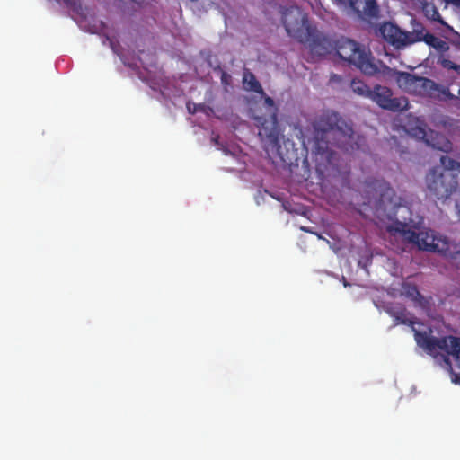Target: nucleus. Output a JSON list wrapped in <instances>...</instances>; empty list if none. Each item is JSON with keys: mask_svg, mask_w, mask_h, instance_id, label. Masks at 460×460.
Returning <instances> with one entry per match:
<instances>
[{"mask_svg": "<svg viewBox=\"0 0 460 460\" xmlns=\"http://www.w3.org/2000/svg\"><path fill=\"white\" fill-rule=\"evenodd\" d=\"M309 131L316 161L325 168L334 165L338 160L333 147L349 154L366 151L365 137L356 135L352 124L337 111L325 110L315 115L310 121Z\"/></svg>", "mask_w": 460, "mask_h": 460, "instance_id": "obj_1", "label": "nucleus"}, {"mask_svg": "<svg viewBox=\"0 0 460 460\" xmlns=\"http://www.w3.org/2000/svg\"><path fill=\"white\" fill-rule=\"evenodd\" d=\"M417 345L433 358L440 356L446 367L452 368L450 356L460 368V338L451 335L435 337L430 327L414 330Z\"/></svg>", "mask_w": 460, "mask_h": 460, "instance_id": "obj_2", "label": "nucleus"}, {"mask_svg": "<svg viewBox=\"0 0 460 460\" xmlns=\"http://www.w3.org/2000/svg\"><path fill=\"white\" fill-rule=\"evenodd\" d=\"M444 158L450 157L442 155L440 157L441 166L431 168L425 176L429 194L442 201L448 199L453 194L460 193L457 175L454 172V171H457V168H451L444 164Z\"/></svg>", "mask_w": 460, "mask_h": 460, "instance_id": "obj_3", "label": "nucleus"}, {"mask_svg": "<svg viewBox=\"0 0 460 460\" xmlns=\"http://www.w3.org/2000/svg\"><path fill=\"white\" fill-rule=\"evenodd\" d=\"M364 204L376 211H394L402 205V198L384 179L367 178L363 184Z\"/></svg>", "mask_w": 460, "mask_h": 460, "instance_id": "obj_4", "label": "nucleus"}, {"mask_svg": "<svg viewBox=\"0 0 460 460\" xmlns=\"http://www.w3.org/2000/svg\"><path fill=\"white\" fill-rule=\"evenodd\" d=\"M334 49L341 59L355 66L362 73L372 75L378 72L371 52L357 41L341 37L334 42Z\"/></svg>", "mask_w": 460, "mask_h": 460, "instance_id": "obj_5", "label": "nucleus"}, {"mask_svg": "<svg viewBox=\"0 0 460 460\" xmlns=\"http://www.w3.org/2000/svg\"><path fill=\"white\" fill-rule=\"evenodd\" d=\"M282 22L287 33L298 42L308 40L311 27L306 24L305 15L297 7L286 9L282 14Z\"/></svg>", "mask_w": 460, "mask_h": 460, "instance_id": "obj_6", "label": "nucleus"}, {"mask_svg": "<svg viewBox=\"0 0 460 460\" xmlns=\"http://www.w3.org/2000/svg\"><path fill=\"white\" fill-rule=\"evenodd\" d=\"M396 82L404 92L418 95H431L438 89V84L431 79L408 72H399Z\"/></svg>", "mask_w": 460, "mask_h": 460, "instance_id": "obj_7", "label": "nucleus"}, {"mask_svg": "<svg viewBox=\"0 0 460 460\" xmlns=\"http://www.w3.org/2000/svg\"><path fill=\"white\" fill-rule=\"evenodd\" d=\"M369 98L380 108L391 111H401L408 107V100L404 97H393L390 88L376 84L371 91Z\"/></svg>", "mask_w": 460, "mask_h": 460, "instance_id": "obj_8", "label": "nucleus"}, {"mask_svg": "<svg viewBox=\"0 0 460 460\" xmlns=\"http://www.w3.org/2000/svg\"><path fill=\"white\" fill-rule=\"evenodd\" d=\"M448 241L446 238L436 235L433 230L420 231L416 246L420 250L437 252L443 253L447 251Z\"/></svg>", "mask_w": 460, "mask_h": 460, "instance_id": "obj_9", "label": "nucleus"}, {"mask_svg": "<svg viewBox=\"0 0 460 460\" xmlns=\"http://www.w3.org/2000/svg\"><path fill=\"white\" fill-rule=\"evenodd\" d=\"M413 135L422 139L428 146L443 152H449L452 149V143L441 133L433 130L427 131L424 128H414Z\"/></svg>", "mask_w": 460, "mask_h": 460, "instance_id": "obj_10", "label": "nucleus"}, {"mask_svg": "<svg viewBox=\"0 0 460 460\" xmlns=\"http://www.w3.org/2000/svg\"><path fill=\"white\" fill-rule=\"evenodd\" d=\"M378 31L382 38L395 49H399L406 47L408 36L398 26L392 22H384L380 25Z\"/></svg>", "mask_w": 460, "mask_h": 460, "instance_id": "obj_11", "label": "nucleus"}, {"mask_svg": "<svg viewBox=\"0 0 460 460\" xmlns=\"http://www.w3.org/2000/svg\"><path fill=\"white\" fill-rule=\"evenodd\" d=\"M303 43L308 44L310 52L318 57L324 56L334 49V44L323 34L310 29V36L308 40Z\"/></svg>", "mask_w": 460, "mask_h": 460, "instance_id": "obj_12", "label": "nucleus"}, {"mask_svg": "<svg viewBox=\"0 0 460 460\" xmlns=\"http://www.w3.org/2000/svg\"><path fill=\"white\" fill-rule=\"evenodd\" d=\"M348 2L350 8L359 17L376 18L378 16L379 8L376 0H342Z\"/></svg>", "mask_w": 460, "mask_h": 460, "instance_id": "obj_13", "label": "nucleus"}, {"mask_svg": "<svg viewBox=\"0 0 460 460\" xmlns=\"http://www.w3.org/2000/svg\"><path fill=\"white\" fill-rule=\"evenodd\" d=\"M387 232L394 236L399 235L409 243L417 244L419 232L411 230L405 223L399 221L387 226Z\"/></svg>", "mask_w": 460, "mask_h": 460, "instance_id": "obj_14", "label": "nucleus"}, {"mask_svg": "<svg viewBox=\"0 0 460 460\" xmlns=\"http://www.w3.org/2000/svg\"><path fill=\"white\" fill-rule=\"evenodd\" d=\"M385 312L394 318L395 324H408L412 327V331L417 330L414 327L415 321L411 320L407 316L406 308L402 305H387L385 307Z\"/></svg>", "mask_w": 460, "mask_h": 460, "instance_id": "obj_15", "label": "nucleus"}, {"mask_svg": "<svg viewBox=\"0 0 460 460\" xmlns=\"http://www.w3.org/2000/svg\"><path fill=\"white\" fill-rule=\"evenodd\" d=\"M243 88L247 92H253L261 95H265L264 90L256 76L248 68H244L243 74Z\"/></svg>", "mask_w": 460, "mask_h": 460, "instance_id": "obj_16", "label": "nucleus"}, {"mask_svg": "<svg viewBox=\"0 0 460 460\" xmlns=\"http://www.w3.org/2000/svg\"><path fill=\"white\" fill-rule=\"evenodd\" d=\"M424 42L439 53L447 52L449 49V45L447 41L431 33L424 37Z\"/></svg>", "mask_w": 460, "mask_h": 460, "instance_id": "obj_17", "label": "nucleus"}, {"mask_svg": "<svg viewBox=\"0 0 460 460\" xmlns=\"http://www.w3.org/2000/svg\"><path fill=\"white\" fill-rule=\"evenodd\" d=\"M402 295L413 301H420L421 298L418 287L415 284L407 281H403L402 283Z\"/></svg>", "mask_w": 460, "mask_h": 460, "instance_id": "obj_18", "label": "nucleus"}, {"mask_svg": "<svg viewBox=\"0 0 460 460\" xmlns=\"http://www.w3.org/2000/svg\"><path fill=\"white\" fill-rule=\"evenodd\" d=\"M442 255L448 259L452 265L460 269V250H456L455 245L448 243L447 251Z\"/></svg>", "mask_w": 460, "mask_h": 460, "instance_id": "obj_19", "label": "nucleus"}, {"mask_svg": "<svg viewBox=\"0 0 460 460\" xmlns=\"http://www.w3.org/2000/svg\"><path fill=\"white\" fill-rule=\"evenodd\" d=\"M423 13L425 16L431 21L438 22L441 24H445L444 21L439 14L438 8L433 4L425 3L423 4Z\"/></svg>", "mask_w": 460, "mask_h": 460, "instance_id": "obj_20", "label": "nucleus"}, {"mask_svg": "<svg viewBox=\"0 0 460 460\" xmlns=\"http://www.w3.org/2000/svg\"><path fill=\"white\" fill-rule=\"evenodd\" d=\"M429 32L426 31L422 26L415 28L412 32H406L408 36L406 40V46L413 44L418 41H424V37L429 35Z\"/></svg>", "mask_w": 460, "mask_h": 460, "instance_id": "obj_21", "label": "nucleus"}, {"mask_svg": "<svg viewBox=\"0 0 460 460\" xmlns=\"http://www.w3.org/2000/svg\"><path fill=\"white\" fill-rule=\"evenodd\" d=\"M350 86L354 93L369 98L372 90L363 81L353 79Z\"/></svg>", "mask_w": 460, "mask_h": 460, "instance_id": "obj_22", "label": "nucleus"}, {"mask_svg": "<svg viewBox=\"0 0 460 460\" xmlns=\"http://www.w3.org/2000/svg\"><path fill=\"white\" fill-rule=\"evenodd\" d=\"M264 104L266 106L273 107L274 108V111H273L271 117H272V120L276 121L277 120V108L275 107L274 100L271 97H270V96H265L264 97Z\"/></svg>", "mask_w": 460, "mask_h": 460, "instance_id": "obj_23", "label": "nucleus"}, {"mask_svg": "<svg viewBox=\"0 0 460 460\" xmlns=\"http://www.w3.org/2000/svg\"><path fill=\"white\" fill-rule=\"evenodd\" d=\"M220 80L223 85L227 86L231 84L232 77L228 73H226L224 70H221Z\"/></svg>", "mask_w": 460, "mask_h": 460, "instance_id": "obj_24", "label": "nucleus"}, {"mask_svg": "<svg viewBox=\"0 0 460 460\" xmlns=\"http://www.w3.org/2000/svg\"><path fill=\"white\" fill-rule=\"evenodd\" d=\"M443 162L451 168H457V171L460 172V162L456 161L453 158H444Z\"/></svg>", "mask_w": 460, "mask_h": 460, "instance_id": "obj_25", "label": "nucleus"}, {"mask_svg": "<svg viewBox=\"0 0 460 460\" xmlns=\"http://www.w3.org/2000/svg\"><path fill=\"white\" fill-rule=\"evenodd\" d=\"M458 195H460V193ZM456 210L458 217V220L460 221V197H457L456 199Z\"/></svg>", "mask_w": 460, "mask_h": 460, "instance_id": "obj_26", "label": "nucleus"}, {"mask_svg": "<svg viewBox=\"0 0 460 460\" xmlns=\"http://www.w3.org/2000/svg\"><path fill=\"white\" fill-rule=\"evenodd\" d=\"M450 68L453 69L454 71H456L460 75V65L453 64L450 66Z\"/></svg>", "mask_w": 460, "mask_h": 460, "instance_id": "obj_27", "label": "nucleus"}, {"mask_svg": "<svg viewBox=\"0 0 460 460\" xmlns=\"http://www.w3.org/2000/svg\"><path fill=\"white\" fill-rule=\"evenodd\" d=\"M447 4H453L456 6H460V0H444Z\"/></svg>", "mask_w": 460, "mask_h": 460, "instance_id": "obj_28", "label": "nucleus"}, {"mask_svg": "<svg viewBox=\"0 0 460 460\" xmlns=\"http://www.w3.org/2000/svg\"><path fill=\"white\" fill-rule=\"evenodd\" d=\"M64 2L68 6H74L76 4L75 0H64Z\"/></svg>", "mask_w": 460, "mask_h": 460, "instance_id": "obj_29", "label": "nucleus"}, {"mask_svg": "<svg viewBox=\"0 0 460 460\" xmlns=\"http://www.w3.org/2000/svg\"><path fill=\"white\" fill-rule=\"evenodd\" d=\"M453 382L456 384H460V376L455 375V378L453 379Z\"/></svg>", "mask_w": 460, "mask_h": 460, "instance_id": "obj_30", "label": "nucleus"}, {"mask_svg": "<svg viewBox=\"0 0 460 460\" xmlns=\"http://www.w3.org/2000/svg\"><path fill=\"white\" fill-rule=\"evenodd\" d=\"M219 136H217V137H212V141L216 144V145H219Z\"/></svg>", "mask_w": 460, "mask_h": 460, "instance_id": "obj_31", "label": "nucleus"}, {"mask_svg": "<svg viewBox=\"0 0 460 460\" xmlns=\"http://www.w3.org/2000/svg\"><path fill=\"white\" fill-rule=\"evenodd\" d=\"M457 98L460 100V87H459V90H458V96Z\"/></svg>", "mask_w": 460, "mask_h": 460, "instance_id": "obj_32", "label": "nucleus"}, {"mask_svg": "<svg viewBox=\"0 0 460 460\" xmlns=\"http://www.w3.org/2000/svg\"><path fill=\"white\" fill-rule=\"evenodd\" d=\"M449 64H451L448 67L450 68V66L454 64L452 63V61H449Z\"/></svg>", "mask_w": 460, "mask_h": 460, "instance_id": "obj_33", "label": "nucleus"}]
</instances>
